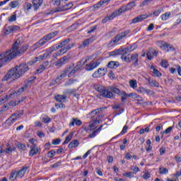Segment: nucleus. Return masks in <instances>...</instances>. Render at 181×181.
Wrapping results in <instances>:
<instances>
[{
    "instance_id": "14",
    "label": "nucleus",
    "mask_w": 181,
    "mask_h": 181,
    "mask_svg": "<svg viewBox=\"0 0 181 181\" xmlns=\"http://www.w3.org/2000/svg\"><path fill=\"white\" fill-rule=\"evenodd\" d=\"M147 18H148V15L142 14L132 19L131 23H138V22H142V21H145V19H147Z\"/></svg>"
},
{
    "instance_id": "61",
    "label": "nucleus",
    "mask_w": 181,
    "mask_h": 181,
    "mask_svg": "<svg viewBox=\"0 0 181 181\" xmlns=\"http://www.w3.org/2000/svg\"><path fill=\"white\" fill-rule=\"evenodd\" d=\"M96 29H97V25H94V26L91 27L90 30H89L88 31V35L93 33V32H94Z\"/></svg>"
},
{
    "instance_id": "16",
    "label": "nucleus",
    "mask_w": 181,
    "mask_h": 181,
    "mask_svg": "<svg viewBox=\"0 0 181 181\" xmlns=\"http://www.w3.org/2000/svg\"><path fill=\"white\" fill-rule=\"evenodd\" d=\"M69 62V58L67 57H64L61 59H59L55 64V66L57 67H62L63 64H66Z\"/></svg>"
},
{
    "instance_id": "13",
    "label": "nucleus",
    "mask_w": 181,
    "mask_h": 181,
    "mask_svg": "<svg viewBox=\"0 0 181 181\" xmlns=\"http://www.w3.org/2000/svg\"><path fill=\"white\" fill-rule=\"evenodd\" d=\"M37 153H39V147L35 144L30 146V150L29 152L30 156H35Z\"/></svg>"
},
{
    "instance_id": "27",
    "label": "nucleus",
    "mask_w": 181,
    "mask_h": 181,
    "mask_svg": "<svg viewBox=\"0 0 181 181\" xmlns=\"http://www.w3.org/2000/svg\"><path fill=\"white\" fill-rule=\"evenodd\" d=\"M25 38L23 37H19L13 44V46H19L22 45V43H24Z\"/></svg>"
},
{
    "instance_id": "41",
    "label": "nucleus",
    "mask_w": 181,
    "mask_h": 181,
    "mask_svg": "<svg viewBox=\"0 0 181 181\" xmlns=\"http://www.w3.org/2000/svg\"><path fill=\"white\" fill-rule=\"evenodd\" d=\"M148 60H152L153 59V52H152V49H150L146 54Z\"/></svg>"
},
{
    "instance_id": "18",
    "label": "nucleus",
    "mask_w": 181,
    "mask_h": 181,
    "mask_svg": "<svg viewBox=\"0 0 181 181\" xmlns=\"http://www.w3.org/2000/svg\"><path fill=\"white\" fill-rule=\"evenodd\" d=\"M83 124V122L81 120L77 119V118H73L69 123V127H74L76 125V127H80Z\"/></svg>"
},
{
    "instance_id": "28",
    "label": "nucleus",
    "mask_w": 181,
    "mask_h": 181,
    "mask_svg": "<svg viewBox=\"0 0 181 181\" xmlns=\"http://www.w3.org/2000/svg\"><path fill=\"white\" fill-rule=\"evenodd\" d=\"M131 97L132 98H134V100H136V101H139L140 103L144 102V98L136 93H131Z\"/></svg>"
},
{
    "instance_id": "45",
    "label": "nucleus",
    "mask_w": 181,
    "mask_h": 181,
    "mask_svg": "<svg viewBox=\"0 0 181 181\" xmlns=\"http://www.w3.org/2000/svg\"><path fill=\"white\" fill-rule=\"evenodd\" d=\"M160 66H161V67H163L164 69H168V67H169V63H168V61H166L165 59H162Z\"/></svg>"
},
{
    "instance_id": "3",
    "label": "nucleus",
    "mask_w": 181,
    "mask_h": 181,
    "mask_svg": "<svg viewBox=\"0 0 181 181\" xmlns=\"http://www.w3.org/2000/svg\"><path fill=\"white\" fill-rule=\"evenodd\" d=\"M28 70H29V66L26 64L17 65L8 72V74L3 78V81H8L9 78H11V80H16V78L22 77Z\"/></svg>"
},
{
    "instance_id": "4",
    "label": "nucleus",
    "mask_w": 181,
    "mask_h": 181,
    "mask_svg": "<svg viewBox=\"0 0 181 181\" xmlns=\"http://www.w3.org/2000/svg\"><path fill=\"white\" fill-rule=\"evenodd\" d=\"M135 50V47H128L127 48H122L114 50L112 52H109V56H119L121 55V59L122 62H125L126 63H131V56L129 54L131 52H134Z\"/></svg>"
},
{
    "instance_id": "6",
    "label": "nucleus",
    "mask_w": 181,
    "mask_h": 181,
    "mask_svg": "<svg viewBox=\"0 0 181 181\" xmlns=\"http://www.w3.org/2000/svg\"><path fill=\"white\" fill-rule=\"evenodd\" d=\"M121 13H122V8H119L118 10L115 11L112 14H111L110 16H107V17H105L102 20V23H107V22H108V21H112V19H114L115 18H117V16H119V15H121Z\"/></svg>"
},
{
    "instance_id": "12",
    "label": "nucleus",
    "mask_w": 181,
    "mask_h": 181,
    "mask_svg": "<svg viewBox=\"0 0 181 181\" xmlns=\"http://www.w3.org/2000/svg\"><path fill=\"white\" fill-rule=\"evenodd\" d=\"M22 117V113H14L11 115V117H9L7 120L6 122L7 124H13L15 121H16L18 119L21 118Z\"/></svg>"
},
{
    "instance_id": "56",
    "label": "nucleus",
    "mask_w": 181,
    "mask_h": 181,
    "mask_svg": "<svg viewBox=\"0 0 181 181\" xmlns=\"http://www.w3.org/2000/svg\"><path fill=\"white\" fill-rule=\"evenodd\" d=\"M56 155V151L54 150H51L48 152V158H53Z\"/></svg>"
},
{
    "instance_id": "48",
    "label": "nucleus",
    "mask_w": 181,
    "mask_h": 181,
    "mask_svg": "<svg viewBox=\"0 0 181 181\" xmlns=\"http://www.w3.org/2000/svg\"><path fill=\"white\" fill-rule=\"evenodd\" d=\"M103 110H104V108H103V107L95 109L91 112V115H96V114H100V112H101V111H103Z\"/></svg>"
},
{
    "instance_id": "49",
    "label": "nucleus",
    "mask_w": 181,
    "mask_h": 181,
    "mask_svg": "<svg viewBox=\"0 0 181 181\" xmlns=\"http://www.w3.org/2000/svg\"><path fill=\"white\" fill-rule=\"evenodd\" d=\"M16 148L14 146H10L8 148H6L4 152L5 153L8 154V153H11L12 152H13V151H15Z\"/></svg>"
},
{
    "instance_id": "40",
    "label": "nucleus",
    "mask_w": 181,
    "mask_h": 181,
    "mask_svg": "<svg viewBox=\"0 0 181 181\" xmlns=\"http://www.w3.org/2000/svg\"><path fill=\"white\" fill-rule=\"evenodd\" d=\"M71 49V47L66 48L65 47H61V49L59 50L58 54H64L69 49Z\"/></svg>"
},
{
    "instance_id": "64",
    "label": "nucleus",
    "mask_w": 181,
    "mask_h": 181,
    "mask_svg": "<svg viewBox=\"0 0 181 181\" xmlns=\"http://www.w3.org/2000/svg\"><path fill=\"white\" fill-rule=\"evenodd\" d=\"M175 68L177 69V71L180 76H181V67L179 65H175Z\"/></svg>"
},
{
    "instance_id": "50",
    "label": "nucleus",
    "mask_w": 181,
    "mask_h": 181,
    "mask_svg": "<svg viewBox=\"0 0 181 181\" xmlns=\"http://www.w3.org/2000/svg\"><path fill=\"white\" fill-rule=\"evenodd\" d=\"M15 21H16V12H14L8 18V22H15Z\"/></svg>"
},
{
    "instance_id": "2",
    "label": "nucleus",
    "mask_w": 181,
    "mask_h": 181,
    "mask_svg": "<svg viewBox=\"0 0 181 181\" xmlns=\"http://www.w3.org/2000/svg\"><path fill=\"white\" fill-rule=\"evenodd\" d=\"M27 49L26 46H13L10 49L0 54V63H8L18 57L21 53L26 52Z\"/></svg>"
},
{
    "instance_id": "51",
    "label": "nucleus",
    "mask_w": 181,
    "mask_h": 181,
    "mask_svg": "<svg viewBox=\"0 0 181 181\" xmlns=\"http://www.w3.org/2000/svg\"><path fill=\"white\" fill-rule=\"evenodd\" d=\"M52 121V119H50V117L46 116L45 117L42 118V122L44 124H49V122H50Z\"/></svg>"
},
{
    "instance_id": "17",
    "label": "nucleus",
    "mask_w": 181,
    "mask_h": 181,
    "mask_svg": "<svg viewBox=\"0 0 181 181\" xmlns=\"http://www.w3.org/2000/svg\"><path fill=\"white\" fill-rule=\"evenodd\" d=\"M69 68H70V69H69V71H68V73H69L68 76L71 77V76H74V74H76V73H77L78 71V70H80V69H81V66L77 64L72 69H71V67H69Z\"/></svg>"
},
{
    "instance_id": "55",
    "label": "nucleus",
    "mask_w": 181,
    "mask_h": 181,
    "mask_svg": "<svg viewBox=\"0 0 181 181\" xmlns=\"http://www.w3.org/2000/svg\"><path fill=\"white\" fill-rule=\"evenodd\" d=\"M70 42V38H67L64 40H63L60 45L61 46H66V45H69V43Z\"/></svg>"
},
{
    "instance_id": "9",
    "label": "nucleus",
    "mask_w": 181,
    "mask_h": 181,
    "mask_svg": "<svg viewBox=\"0 0 181 181\" xmlns=\"http://www.w3.org/2000/svg\"><path fill=\"white\" fill-rule=\"evenodd\" d=\"M99 66H100L99 62H92L86 65L85 70H86V71H91L94 70V69H97V67H98Z\"/></svg>"
},
{
    "instance_id": "8",
    "label": "nucleus",
    "mask_w": 181,
    "mask_h": 181,
    "mask_svg": "<svg viewBox=\"0 0 181 181\" xmlns=\"http://www.w3.org/2000/svg\"><path fill=\"white\" fill-rule=\"evenodd\" d=\"M106 73H107V69L99 68L98 71H95L92 74V77L93 78H100V77H103L105 74H106Z\"/></svg>"
},
{
    "instance_id": "43",
    "label": "nucleus",
    "mask_w": 181,
    "mask_h": 181,
    "mask_svg": "<svg viewBox=\"0 0 181 181\" xmlns=\"http://www.w3.org/2000/svg\"><path fill=\"white\" fill-rule=\"evenodd\" d=\"M54 5H57V6H59L62 8V6L63 5V0H52Z\"/></svg>"
},
{
    "instance_id": "46",
    "label": "nucleus",
    "mask_w": 181,
    "mask_h": 181,
    "mask_svg": "<svg viewBox=\"0 0 181 181\" xmlns=\"http://www.w3.org/2000/svg\"><path fill=\"white\" fill-rule=\"evenodd\" d=\"M107 67H109V69H115V67H117V62L114 61L110 62L107 64Z\"/></svg>"
},
{
    "instance_id": "21",
    "label": "nucleus",
    "mask_w": 181,
    "mask_h": 181,
    "mask_svg": "<svg viewBox=\"0 0 181 181\" xmlns=\"http://www.w3.org/2000/svg\"><path fill=\"white\" fill-rule=\"evenodd\" d=\"M42 4L43 0H33V5L35 8V11H37Z\"/></svg>"
},
{
    "instance_id": "24",
    "label": "nucleus",
    "mask_w": 181,
    "mask_h": 181,
    "mask_svg": "<svg viewBox=\"0 0 181 181\" xmlns=\"http://www.w3.org/2000/svg\"><path fill=\"white\" fill-rule=\"evenodd\" d=\"M29 169V167H23L21 170H20L18 172H17V175L18 177H23L25 176V173H26V171Z\"/></svg>"
},
{
    "instance_id": "1",
    "label": "nucleus",
    "mask_w": 181,
    "mask_h": 181,
    "mask_svg": "<svg viewBox=\"0 0 181 181\" xmlns=\"http://www.w3.org/2000/svg\"><path fill=\"white\" fill-rule=\"evenodd\" d=\"M94 88L98 91L102 97L104 98H110V100L115 97V94H117V95H121V100L122 103H125L127 101V98L128 97H131V93L127 94L124 91H121L117 88L113 86L105 87L100 85H94Z\"/></svg>"
},
{
    "instance_id": "37",
    "label": "nucleus",
    "mask_w": 181,
    "mask_h": 181,
    "mask_svg": "<svg viewBox=\"0 0 181 181\" xmlns=\"http://www.w3.org/2000/svg\"><path fill=\"white\" fill-rule=\"evenodd\" d=\"M170 12H165L164 14L160 16L161 21H168L170 17Z\"/></svg>"
},
{
    "instance_id": "26",
    "label": "nucleus",
    "mask_w": 181,
    "mask_h": 181,
    "mask_svg": "<svg viewBox=\"0 0 181 181\" xmlns=\"http://www.w3.org/2000/svg\"><path fill=\"white\" fill-rule=\"evenodd\" d=\"M26 98H22L18 101H11L8 103L9 107H16L18 104H21V103H23V101L25 100Z\"/></svg>"
},
{
    "instance_id": "35",
    "label": "nucleus",
    "mask_w": 181,
    "mask_h": 181,
    "mask_svg": "<svg viewBox=\"0 0 181 181\" xmlns=\"http://www.w3.org/2000/svg\"><path fill=\"white\" fill-rule=\"evenodd\" d=\"M129 86H130L131 88H134V90H135V88H136V87H138V82H136V80H135V79L130 80Z\"/></svg>"
},
{
    "instance_id": "30",
    "label": "nucleus",
    "mask_w": 181,
    "mask_h": 181,
    "mask_svg": "<svg viewBox=\"0 0 181 181\" xmlns=\"http://www.w3.org/2000/svg\"><path fill=\"white\" fill-rule=\"evenodd\" d=\"M74 136V132H71L66 137L65 141L63 143V145H66V144H69L71 139H73V136Z\"/></svg>"
},
{
    "instance_id": "39",
    "label": "nucleus",
    "mask_w": 181,
    "mask_h": 181,
    "mask_svg": "<svg viewBox=\"0 0 181 181\" xmlns=\"http://www.w3.org/2000/svg\"><path fill=\"white\" fill-rule=\"evenodd\" d=\"M160 49L164 50V52H172V50H175V48L171 46H161Z\"/></svg>"
},
{
    "instance_id": "31",
    "label": "nucleus",
    "mask_w": 181,
    "mask_h": 181,
    "mask_svg": "<svg viewBox=\"0 0 181 181\" xmlns=\"http://www.w3.org/2000/svg\"><path fill=\"white\" fill-rule=\"evenodd\" d=\"M147 81L149 86H151V87H159V83H158V81H156L151 80V78L147 79Z\"/></svg>"
},
{
    "instance_id": "44",
    "label": "nucleus",
    "mask_w": 181,
    "mask_h": 181,
    "mask_svg": "<svg viewBox=\"0 0 181 181\" xmlns=\"http://www.w3.org/2000/svg\"><path fill=\"white\" fill-rule=\"evenodd\" d=\"M9 29H11V31L13 33V32H18V30H20L21 27L18 25H11L9 26Z\"/></svg>"
},
{
    "instance_id": "42",
    "label": "nucleus",
    "mask_w": 181,
    "mask_h": 181,
    "mask_svg": "<svg viewBox=\"0 0 181 181\" xmlns=\"http://www.w3.org/2000/svg\"><path fill=\"white\" fill-rule=\"evenodd\" d=\"M169 170L166 168L160 167L159 168V173L160 175H167L168 173Z\"/></svg>"
},
{
    "instance_id": "5",
    "label": "nucleus",
    "mask_w": 181,
    "mask_h": 181,
    "mask_svg": "<svg viewBox=\"0 0 181 181\" xmlns=\"http://www.w3.org/2000/svg\"><path fill=\"white\" fill-rule=\"evenodd\" d=\"M58 33H59L58 31H55V32H52V33L47 34L43 38L40 40L37 43H35L34 45V46H38V45L40 46H43V45H45V43H47V42H49V40H50L51 39H53V37H56V36H57Z\"/></svg>"
},
{
    "instance_id": "36",
    "label": "nucleus",
    "mask_w": 181,
    "mask_h": 181,
    "mask_svg": "<svg viewBox=\"0 0 181 181\" xmlns=\"http://www.w3.org/2000/svg\"><path fill=\"white\" fill-rule=\"evenodd\" d=\"M8 6L13 8H18V6H19V1L18 0L11 1L8 4Z\"/></svg>"
},
{
    "instance_id": "7",
    "label": "nucleus",
    "mask_w": 181,
    "mask_h": 181,
    "mask_svg": "<svg viewBox=\"0 0 181 181\" xmlns=\"http://www.w3.org/2000/svg\"><path fill=\"white\" fill-rule=\"evenodd\" d=\"M127 35H129V30H126L118 34L113 38V40L111 42H113V43H118L119 40H122V38L125 37Z\"/></svg>"
},
{
    "instance_id": "53",
    "label": "nucleus",
    "mask_w": 181,
    "mask_h": 181,
    "mask_svg": "<svg viewBox=\"0 0 181 181\" xmlns=\"http://www.w3.org/2000/svg\"><path fill=\"white\" fill-rule=\"evenodd\" d=\"M75 81L76 80L74 79H70L64 83V86L65 87H67L68 86H71L72 84H74Z\"/></svg>"
},
{
    "instance_id": "54",
    "label": "nucleus",
    "mask_w": 181,
    "mask_h": 181,
    "mask_svg": "<svg viewBox=\"0 0 181 181\" xmlns=\"http://www.w3.org/2000/svg\"><path fill=\"white\" fill-rule=\"evenodd\" d=\"M104 4H105V1L103 0V1H99L98 4H96L95 5H94V8L95 9L98 8H100V6H103V5H104Z\"/></svg>"
},
{
    "instance_id": "22",
    "label": "nucleus",
    "mask_w": 181,
    "mask_h": 181,
    "mask_svg": "<svg viewBox=\"0 0 181 181\" xmlns=\"http://www.w3.org/2000/svg\"><path fill=\"white\" fill-rule=\"evenodd\" d=\"M70 71V68H67L64 73H62L59 76H58L56 79V83H59L61 80H63L66 76H67V73Z\"/></svg>"
},
{
    "instance_id": "38",
    "label": "nucleus",
    "mask_w": 181,
    "mask_h": 181,
    "mask_svg": "<svg viewBox=\"0 0 181 181\" xmlns=\"http://www.w3.org/2000/svg\"><path fill=\"white\" fill-rule=\"evenodd\" d=\"M27 88H28V85H25L23 87H21L20 89H18V90L13 94H16V95H21L22 93H23V91H25V90H26Z\"/></svg>"
},
{
    "instance_id": "25",
    "label": "nucleus",
    "mask_w": 181,
    "mask_h": 181,
    "mask_svg": "<svg viewBox=\"0 0 181 181\" xmlns=\"http://www.w3.org/2000/svg\"><path fill=\"white\" fill-rule=\"evenodd\" d=\"M80 145V143L77 140H73L68 146L69 149H73V148H77Z\"/></svg>"
},
{
    "instance_id": "19",
    "label": "nucleus",
    "mask_w": 181,
    "mask_h": 181,
    "mask_svg": "<svg viewBox=\"0 0 181 181\" xmlns=\"http://www.w3.org/2000/svg\"><path fill=\"white\" fill-rule=\"evenodd\" d=\"M73 6V2L66 4V1H64L62 6H61V11H69V9H71Z\"/></svg>"
},
{
    "instance_id": "20",
    "label": "nucleus",
    "mask_w": 181,
    "mask_h": 181,
    "mask_svg": "<svg viewBox=\"0 0 181 181\" xmlns=\"http://www.w3.org/2000/svg\"><path fill=\"white\" fill-rule=\"evenodd\" d=\"M136 6L135 2L132 1L127 4L125 7H122L119 9L122 8V12H127V11H129V9H132Z\"/></svg>"
},
{
    "instance_id": "57",
    "label": "nucleus",
    "mask_w": 181,
    "mask_h": 181,
    "mask_svg": "<svg viewBox=\"0 0 181 181\" xmlns=\"http://www.w3.org/2000/svg\"><path fill=\"white\" fill-rule=\"evenodd\" d=\"M127 131H128V126L125 125L124 126L122 132H120V135H124V134H127Z\"/></svg>"
},
{
    "instance_id": "52",
    "label": "nucleus",
    "mask_w": 181,
    "mask_h": 181,
    "mask_svg": "<svg viewBox=\"0 0 181 181\" xmlns=\"http://www.w3.org/2000/svg\"><path fill=\"white\" fill-rule=\"evenodd\" d=\"M162 12H163V8H160V9L154 11L153 15H154V16H159V15H160V13H162Z\"/></svg>"
},
{
    "instance_id": "59",
    "label": "nucleus",
    "mask_w": 181,
    "mask_h": 181,
    "mask_svg": "<svg viewBox=\"0 0 181 181\" xmlns=\"http://www.w3.org/2000/svg\"><path fill=\"white\" fill-rule=\"evenodd\" d=\"M61 165H62V162L61 161H57L54 165H52L51 168L52 169L54 168H59V166H61Z\"/></svg>"
},
{
    "instance_id": "60",
    "label": "nucleus",
    "mask_w": 181,
    "mask_h": 181,
    "mask_svg": "<svg viewBox=\"0 0 181 181\" xmlns=\"http://www.w3.org/2000/svg\"><path fill=\"white\" fill-rule=\"evenodd\" d=\"M172 129H173V127H169L165 132H163L162 134H170Z\"/></svg>"
},
{
    "instance_id": "63",
    "label": "nucleus",
    "mask_w": 181,
    "mask_h": 181,
    "mask_svg": "<svg viewBox=\"0 0 181 181\" xmlns=\"http://www.w3.org/2000/svg\"><path fill=\"white\" fill-rule=\"evenodd\" d=\"M123 176H126V177H134V173H127L125 174H123Z\"/></svg>"
},
{
    "instance_id": "58",
    "label": "nucleus",
    "mask_w": 181,
    "mask_h": 181,
    "mask_svg": "<svg viewBox=\"0 0 181 181\" xmlns=\"http://www.w3.org/2000/svg\"><path fill=\"white\" fill-rule=\"evenodd\" d=\"M151 177V174L148 172L144 173V175H143V179L144 180H147V179H149Z\"/></svg>"
},
{
    "instance_id": "10",
    "label": "nucleus",
    "mask_w": 181,
    "mask_h": 181,
    "mask_svg": "<svg viewBox=\"0 0 181 181\" xmlns=\"http://www.w3.org/2000/svg\"><path fill=\"white\" fill-rule=\"evenodd\" d=\"M137 93H139L140 94H147L148 95H153L155 94V93L153 90H151V89L142 86L137 89Z\"/></svg>"
},
{
    "instance_id": "15",
    "label": "nucleus",
    "mask_w": 181,
    "mask_h": 181,
    "mask_svg": "<svg viewBox=\"0 0 181 181\" xmlns=\"http://www.w3.org/2000/svg\"><path fill=\"white\" fill-rule=\"evenodd\" d=\"M49 56V52H45L43 54L40 55L39 57H35L33 61H31L32 64L37 62H41V60H45Z\"/></svg>"
},
{
    "instance_id": "62",
    "label": "nucleus",
    "mask_w": 181,
    "mask_h": 181,
    "mask_svg": "<svg viewBox=\"0 0 181 181\" xmlns=\"http://www.w3.org/2000/svg\"><path fill=\"white\" fill-rule=\"evenodd\" d=\"M97 131L95 130L93 131L91 134H90L88 136V138H94L95 137V136L97 135Z\"/></svg>"
},
{
    "instance_id": "47",
    "label": "nucleus",
    "mask_w": 181,
    "mask_h": 181,
    "mask_svg": "<svg viewBox=\"0 0 181 181\" xmlns=\"http://www.w3.org/2000/svg\"><path fill=\"white\" fill-rule=\"evenodd\" d=\"M93 43V38H88L83 41V46H88Z\"/></svg>"
},
{
    "instance_id": "32",
    "label": "nucleus",
    "mask_w": 181,
    "mask_h": 181,
    "mask_svg": "<svg viewBox=\"0 0 181 181\" xmlns=\"http://www.w3.org/2000/svg\"><path fill=\"white\" fill-rule=\"evenodd\" d=\"M16 177H18V171L13 170L9 177V180L11 181L16 180Z\"/></svg>"
},
{
    "instance_id": "33",
    "label": "nucleus",
    "mask_w": 181,
    "mask_h": 181,
    "mask_svg": "<svg viewBox=\"0 0 181 181\" xmlns=\"http://www.w3.org/2000/svg\"><path fill=\"white\" fill-rule=\"evenodd\" d=\"M54 98L58 103H64V101H66V96L64 95H58L55 96Z\"/></svg>"
},
{
    "instance_id": "29",
    "label": "nucleus",
    "mask_w": 181,
    "mask_h": 181,
    "mask_svg": "<svg viewBox=\"0 0 181 181\" xmlns=\"http://www.w3.org/2000/svg\"><path fill=\"white\" fill-rule=\"evenodd\" d=\"M150 69L151 70H153V73L156 77H160L162 76V74L160 73L159 70L156 69L153 65L150 66Z\"/></svg>"
},
{
    "instance_id": "23",
    "label": "nucleus",
    "mask_w": 181,
    "mask_h": 181,
    "mask_svg": "<svg viewBox=\"0 0 181 181\" xmlns=\"http://www.w3.org/2000/svg\"><path fill=\"white\" fill-rule=\"evenodd\" d=\"M49 66V62H44L42 65H40L39 69H37V73H43L45 70H46V68Z\"/></svg>"
},
{
    "instance_id": "34",
    "label": "nucleus",
    "mask_w": 181,
    "mask_h": 181,
    "mask_svg": "<svg viewBox=\"0 0 181 181\" xmlns=\"http://www.w3.org/2000/svg\"><path fill=\"white\" fill-rule=\"evenodd\" d=\"M98 124H100V122L98 119H95L92 124H89L90 131L95 129Z\"/></svg>"
},
{
    "instance_id": "11",
    "label": "nucleus",
    "mask_w": 181,
    "mask_h": 181,
    "mask_svg": "<svg viewBox=\"0 0 181 181\" xmlns=\"http://www.w3.org/2000/svg\"><path fill=\"white\" fill-rule=\"evenodd\" d=\"M131 62L134 67L139 66V54L138 53L132 54L130 58Z\"/></svg>"
}]
</instances>
